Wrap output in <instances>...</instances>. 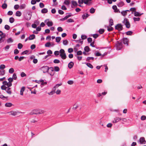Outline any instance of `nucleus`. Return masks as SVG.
I'll use <instances>...</instances> for the list:
<instances>
[{"mask_svg":"<svg viewBox=\"0 0 146 146\" xmlns=\"http://www.w3.org/2000/svg\"><path fill=\"white\" fill-rule=\"evenodd\" d=\"M15 14L16 16L20 17L21 15V13L20 11H17Z\"/></svg>","mask_w":146,"mask_h":146,"instance_id":"c85d7f7f","label":"nucleus"},{"mask_svg":"<svg viewBox=\"0 0 146 146\" xmlns=\"http://www.w3.org/2000/svg\"><path fill=\"white\" fill-rule=\"evenodd\" d=\"M21 77H23L24 76H26V74L24 72H22L21 73Z\"/></svg>","mask_w":146,"mask_h":146,"instance_id":"6e6d98bb","label":"nucleus"},{"mask_svg":"<svg viewBox=\"0 0 146 146\" xmlns=\"http://www.w3.org/2000/svg\"><path fill=\"white\" fill-rule=\"evenodd\" d=\"M127 35H131L132 34V32L131 31H128L126 33Z\"/></svg>","mask_w":146,"mask_h":146,"instance_id":"864d4df0","label":"nucleus"},{"mask_svg":"<svg viewBox=\"0 0 146 146\" xmlns=\"http://www.w3.org/2000/svg\"><path fill=\"white\" fill-rule=\"evenodd\" d=\"M4 28L5 29L9 30L10 29V27L9 25H5Z\"/></svg>","mask_w":146,"mask_h":146,"instance_id":"de8ad7c7","label":"nucleus"},{"mask_svg":"<svg viewBox=\"0 0 146 146\" xmlns=\"http://www.w3.org/2000/svg\"><path fill=\"white\" fill-rule=\"evenodd\" d=\"M19 6L18 5H16L14 6V8L16 10H17L19 9Z\"/></svg>","mask_w":146,"mask_h":146,"instance_id":"052dcab7","label":"nucleus"},{"mask_svg":"<svg viewBox=\"0 0 146 146\" xmlns=\"http://www.w3.org/2000/svg\"><path fill=\"white\" fill-rule=\"evenodd\" d=\"M85 63L86 64V65H87L89 67L91 68H93V66L90 63Z\"/></svg>","mask_w":146,"mask_h":146,"instance_id":"bb28decb","label":"nucleus"},{"mask_svg":"<svg viewBox=\"0 0 146 146\" xmlns=\"http://www.w3.org/2000/svg\"><path fill=\"white\" fill-rule=\"evenodd\" d=\"M143 14V13L140 14L139 12L136 11L134 13L135 16L136 17H139L141 15Z\"/></svg>","mask_w":146,"mask_h":146,"instance_id":"4be33fe9","label":"nucleus"},{"mask_svg":"<svg viewBox=\"0 0 146 146\" xmlns=\"http://www.w3.org/2000/svg\"><path fill=\"white\" fill-rule=\"evenodd\" d=\"M12 105L11 103H7L5 104V106L7 107H10L12 106Z\"/></svg>","mask_w":146,"mask_h":146,"instance_id":"a878e982","label":"nucleus"},{"mask_svg":"<svg viewBox=\"0 0 146 146\" xmlns=\"http://www.w3.org/2000/svg\"><path fill=\"white\" fill-rule=\"evenodd\" d=\"M89 15L87 13H85L82 16V17L83 19H86L88 17Z\"/></svg>","mask_w":146,"mask_h":146,"instance_id":"cd10ccee","label":"nucleus"},{"mask_svg":"<svg viewBox=\"0 0 146 146\" xmlns=\"http://www.w3.org/2000/svg\"><path fill=\"white\" fill-rule=\"evenodd\" d=\"M72 5L74 6H77L78 5V4L76 1H72Z\"/></svg>","mask_w":146,"mask_h":146,"instance_id":"7c9ffc66","label":"nucleus"},{"mask_svg":"<svg viewBox=\"0 0 146 146\" xmlns=\"http://www.w3.org/2000/svg\"><path fill=\"white\" fill-rule=\"evenodd\" d=\"M13 80L12 78H9L8 79V80L9 81L8 82H7L6 81H4L3 82V84L7 85V86L11 87L12 85L11 82L13 81Z\"/></svg>","mask_w":146,"mask_h":146,"instance_id":"f03ea898","label":"nucleus"},{"mask_svg":"<svg viewBox=\"0 0 146 146\" xmlns=\"http://www.w3.org/2000/svg\"><path fill=\"white\" fill-rule=\"evenodd\" d=\"M113 9L114 10V12L116 13H120V12L119 10L117 9L116 5H113L112 7Z\"/></svg>","mask_w":146,"mask_h":146,"instance_id":"ddd939ff","label":"nucleus"},{"mask_svg":"<svg viewBox=\"0 0 146 146\" xmlns=\"http://www.w3.org/2000/svg\"><path fill=\"white\" fill-rule=\"evenodd\" d=\"M57 30L58 31L62 32L63 31V29L61 27H58L57 28Z\"/></svg>","mask_w":146,"mask_h":146,"instance_id":"680f3d73","label":"nucleus"},{"mask_svg":"<svg viewBox=\"0 0 146 146\" xmlns=\"http://www.w3.org/2000/svg\"><path fill=\"white\" fill-rule=\"evenodd\" d=\"M25 18L27 20H29L31 19V16L29 14H28L25 15Z\"/></svg>","mask_w":146,"mask_h":146,"instance_id":"2eb2a0df","label":"nucleus"},{"mask_svg":"<svg viewBox=\"0 0 146 146\" xmlns=\"http://www.w3.org/2000/svg\"><path fill=\"white\" fill-rule=\"evenodd\" d=\"M115 28L118 31H120L123 29V26L121 24H118L115 26Z\"/></svg>","mask_w":146,"mask_h":146,"instance_id":"6e6552de","label":"nucleus"},{"mask_svg":"<svg viewBox=\"0 0 146 146\" xmlns=\"http://www.w3.org/2000/svg\"><path fill=\"white\" fill-rule=\"evenodd\" d=\"M19 53V51L17 49H15L14 51V53L15 54H17Z\"/></svg>","mask_w":146,"mask_h":146,"instance_id":"338daca9","label":"nucleus"},{"mask_svg":"<svg viewBox=\"0 0 146 146\" xmlns=\"http://www.w3.org/2000/svg\"><path fill=\"white\" fill-rule=\"evenodd\" d=\"M38 109H35L33 110L30 113V114L31 115L33 114H38Z\"/></svg>","mask_w":146,"mask_h":146,"instance_id":"9b49d317","label":"nucleus"},{"mask_svg":"<svg viewBox=\"0 0 146 146\" xmlns=\"http://www.w3.org/2000/svg\"><path fill=\"white\" fill-rule=\"evenodd\" d=\"M26 7V5L25 4H22L20 5V8L21 9H24Z\"/></svg>","mask_w":146,"mask_h":146,"instance_id":"b1692460","label":"nucleus"},{"mask_svg":"<svg viewBox=\"0 0 146 146\" xmlns=\"http://www.w3.org/2000/svg\"><path fill=\"white\" fill-rule=\"evenodd\" d=\"M74 63L72 62H70L68 64V67L70 68H71L73 66Z\"/></svg>","mask_w":146,"mask_h":146,"instance_id":"dca6fc26","label":"nucleus"},{"mask_svg":"<svg viewBox=\"0 0 146 146\" xmlns=\"http://www.w3.org/2000/svg\"><path fill=\"white\" fill-rule=\"evenodd\" d=\"M5 74V70H0V75L3 76Z\"/></svg>","mask_w":146,"mask_h":146,"instance_id":"72a5a7b5","label":"nucleus"},{"mask_svg":"<svg viewBox=\"0 0 146 146\" xmlns=\"http://www.w3.org/2000/svg\"><path fill=\"white\" fill-rule=\"evenodd\" d=\"M60 62V61L58 59H54L53 61L54 63L56 64L59 63Z\"/></svg>","mask_w":146,"mask_h":146,"instance_id":"37998d69","label":"nucleus"},{"mask_svg":"<svg viewBox=\"0 0 146 146\" xmlns=\"http://www.w3.org/2000/svg\"><path fill=\"white\" fill-rule=\"evenodd\" d=\"M47 54L49 55L51 54L52 53V51L50 50H48V51H47Z\"/></svg>","mask_w":146,"mask_h":146,"instance_id":"69168bd1","label":"nucleus"},{"mask_svg":"<svg viewBox=\"0 0 146 146\" xmlns=\"http://www.w3.org/2000/svg\"><path fill=\"white\" fill-rule=\"evenodd\" d=\"M44 111L43 110H38V114H42L44 113Z\"/></svg>","mask_w":146,"mask_h":146,"instance_id":"5fc2aeb1","label":"nucleus"},{"mask_svg":"<svg viewBox=\"0 0 146 146\" xmlns=\"http://www.w3.org/2000/svg\"><path fill=\"white\" fill-rule=\"evenodd\" d=\"M129 11V10H126L125 11H123L121 12V13L123 16H125L127 15V12Z\"/></svg>","mask_w":146,"mask_h":146,"instance_id":"5701e85b","label":"nucleus"},{"mask_svg":"<svg viewBox=\"0 0 146 146\" xmlns=\"http://www.w3.org/2000/svg\"><path fill=\"white\" fill-rule=\"evenodd\" d=\"M14 70L13 68H11L9 70V72L10 73L12 74L14 72Z\"/></svg>","mask_w":146,"mask_h":146,"instance_id":"79ce46f5","label":"nucleus"},{"mask_svg":"<svg viewBox=\"0 0 146 146\" xmlns=\"http://www.w3.org/2000/svg\"><path fill=\"white\" fill-rule=\"evenodd\" d=\"M122 23L126 25V28H129L130 27V24L127 19H125Z\"/></svg>","mask_w":146,"mask_h":146,"instance_id":"20e7f679","label":"nucleus"},{"mask_svg":"<svg viewBox=\"0 0 146 146\" xmlns=\"http://www.w3.org/2000/svg\"><path fill=\"white\" fill-rule=\"evenodd\" d=\"M95 9L93 8H91L90 10V12L91 13H94L95 11Z\"/></svg>","mask_w":146,"mask_h":146,"instance_id":"ea45409f","label":"nucleus"},{"mask_svg":"<svg viewBox=\"0 0 146 146\" xmlns=\"http://www.w3.org/2000/svg\"><path fill=\"white\" fill-rule=\"evenodd\" d=\"M13 79L14 80H16L17 78V76L15 73H14L12 77Z\"/></svg>","mask_w":146,"mask_h":146,"instance_id":"a19ab883","label":"nucleus"},{"mask_svg":"<svg viewBox=\"0 0 146 146\" xmlns=\"http://www.w3.org/2000/svg\"><path fill=\"white\" fill-rule=\"evenodd\" d=\"M23 46V45L20 43H19L18 44V48L19 49H21Z\"/></svg>","mask_w":146,"mask_h":146,"instance_id":"4c0bfd02","label":"nucleus"},{"mask_svg":"<svg viewBox=\"0 0 146 146\" xmlns=\"http://www.w3.org/2000/svg\"><path fill=\"white\" fill-rule=\"evenodd\" d=\"M60 51H56L54 52V54L55 56H57L59 54Z\"/></svg>","mask_w":146,"mask_h":146,"instance_id":"09e8293b","label":"nucleus"},{"mask_svg":"<svg viewBox=\"0 0 146 146\" xmlns=\"http://www.w3.org/2000/svg\"><path fill=\"white\" fill-rule=\"evenodd\" d=\"M123 42L124 44H127V46L128 45V40L127 38H123L122 39Z\"/></svg>","mask_w":146,"mask_h":146,"instance_id":"4468645a","label":"nucleus"},{"mask_svg":"<svg viewBox=\"0 0 146 146\" xmlns=\"http://www.w3.org/2000/svg\"><path fill=\"white\" fill-rule=\"evenodd\" d=\"M122 42L117 41L116 44L117 50H121L122 48Z\"/></svg>","mask_w":146,"mask_h":146,"instance_id":"423d86ee","label":"nucleus"},{"mask_svg":"<svg viewBox=\"0 0 146 146\" xmlns=\"http://www.w3.org/2000/svg\"><path fill=\"white\" fill-rule=\"evenodd\" d=\"M63 43L64 45H66L68 44V42L67 40H63Z\"/></svg>","mask_w":146,"mask_h":146,"instance_id":"c756f323","label":"nucleus"},{"mask_svg":"<svg viewBox=\"0 0 146 146\" xmlns=\"http://www.w3.org/2000/svg\"><path fill=\"white\" fill-rule=\"evenodd\" d=\"M87 38L86 35H82L81 36V38L82 40H84L86 39Z\"/></svg>","mask_w":146,"mask_h":146,"instance_id":"8fccbe9b","label":"nucleus"},{"mask_svg":"<svg viewBox=\"0 0 146 146\" xmlns=\"http://www.w3.org/2000/svg\"><path fill=\"white\" fill-rule=\"evenodd\" d=\"M18 112L15 111H12L9 112H7L8 113H9V115H12L13 116H15L17 115Z\"/></svg>","mask_w":146,"mask_h":146,"instance_id":"1a4fd4ad","label":"nucleus"},{"mask_svg":"<svg viewBox=\"0 0 146 146\" xmlns=\"http://www.w3.org/2000/svg\"><path fill=\"white\" fill-rule=\"evenodd\" d=\"M104 31V30L103 29H100L99 32L100 34H103Z\"/></svg>","mask_w":146,"mask_h":146,"instance_id":"49530a36","label":"nucleus"},{"mask_svg":"<svg viewBox=\"0 0 146 146\" xmlns=\"http://www.w3.org/2000/svg\"><path fill=\"white\" fill-rule=\"evenodd\" d=\"M25 87H22L20 90V95H23V92L25 90Z\"/></svg>","mask_w":146,"mask_h":146,"instance_id":"f3484780","label":"nucleus"},{"mask_svg":"<svg viewBox=\"0 0 146 146\" xmlns=\"http://www.w3.org/2000/svg\"><path fill=\"white\" fill-rule=\"evenodd\" d=\"M67 83L69 84L72 85L74 83V82L72 80H69L68 81Z\"/></svg>","mask_w":146,"mask_h":146,"instance_id":"4d7b16f0","label":"nucleus"},{"mask_svg":"<svg viewBox=\"0 0 146 146\" xmlns=\"http://www.w3.org/2000/svg\"><path fill=\"white\" fill-rule=\"evenodd\" d=\"M49 68L47 66H45L42 67L40 68V70L42 71L44 73H45L48 72L49 70Z\"/></svg>","mask_w":146,"mask_h":146,"instance_id":"39448f33","label":"nucleus"},{"mask_svg":"<svg viewBox=\"0 0 146 146\" xmlns=\"http://www.w3.org/2000/svg\"><path fill=\"white\" fill-rule=\"evenodd\" d=\"M84 50L86 52H88L90 51V48L88 46H86L84 48Z\"/></svg>","mask_w":146,"mask_h":146,"instance_id":"f704fd0d","label":"nucleus"},{"mask_svg":"<svg viewBox=\"0 0 146 146\" xmlns=\"http://www.w3.org/2000/svg\"><path fill=\"white\" fill-rule=\"evenodd\" d=\"M35 35H32L30 36L29 37V40H32L35 38Z\"/></svg>","mask_w":146,"mask_h":146,"instance_id":"aec40b11","label":"nucleus"},{"mask_svg":"<svg viewBox=\"0 0 146 146\" xmlns=\"http://www.w3.org/2000/svg\"><path fill=\"white\" fill-rule=\"evenodd\" d=\"M133 19L135 22L136 21H139L140 20V18L139 17H133Z\"/></svg>","mask_w":146,"mask_h":146,"instance_id":"c03bdc74","label":"nucleus"},{"mask_svg":"<svg viewBox=\"0 0 146 146\" xmlns=\"http://www.w3.org/2000/svg\"><path fill=\"white\" fill-rule=\"evenodd\" d=\"M48 12V10L46 8H44L42 9L41 11V12L42 13H47Z\"/></svg>","mask_w":146,"mask_h":146,"instance_id":"393cba45","label":"nucleus"},{"mask_svg":"<svg viewBox=\"0 0 146 146\" xmlns=\"http://www.w3.org/2000/svg\"><path fill=\"white\" fill-rule=\"evenodd\" d=\"M7 7V5L6 3L3 4L2 5V7L3 9H5Z\"/></svg>","mask_w":146,"mask_h":146,"instance_id":"e433bc0d","label":"nucleus"},{"mask_svg":"<svg viewBox=\"0 0 146 146\" xmlns=\"http://www.w3.org/2000/svg\"><path fill=\"white\" fill-rule=\"evenodd\" d=\"M7 86V85L3 84L1 86V88L2 90H4L6 91V92L9 94H11L12 93V92L11 90V88H9Z\"/></svg>","mask_w":146,"mask_h":146,"instance_id":"f257e3e1","label":"nucleus"},{"mask_svg":"<svg viewBox=\"0 0 146 146\" xmlns=\"http://www.w3.org/2000/svg\"><path fill=\"white\" fill-rule=\"evenodd\" d=\"M122 118L121 117H116L113 120L112 122L113 123H116L119 121L121 120Z\"/></svg>","mask_w":146,"mask_h":146,"instance_id":"9d476101","label":"nucleus"},{"mask_svg":"<svg viewBox=\"0 0 146 146\" xmlns=\"http://www.w3.org/2000/svg\"><path fill=\"white\" fill-rule=\"evenodd\" d=\"M13 40L11 38H9L7 40V42L8 43L10 42H13Z\"/></svg>","mask_w":146,"mask_h":146,"instance_id":"473e14b6","label":"nucleus"},{"mask_svg":"<svg viewBox=\"0 0 146 146\" xmlns=\"http://www.w3.org/2000/svg\"><path fill=\"white\" fill-rule=\"evenodd\" d=\"M78 106L77 105L75 104L73 106V110H76L78 108Z\"/></svg>","mask_w":146,"mask_h":146,"instance_id":"bf43d9fd","label":"nucleus"},{"mask_svg":"<svg viewBox=\"0 0 146 146\" xmlns=\"http://www.w3.org/2000/svg\"><path fill=\"white\" fill-rule=\"evenodd\" d=\"M9 21L10 23H12L14 22L15 20L12 17L9 18Z\"/></svg>","mask_w":146,"mask_h":146,"instance_id":"c9c22d12","label":"nucleus"},{"mask_svg":"<svg viewBox=\"0 0 146 146\" xmlns=\"http://www.w3.org/2000/svg\"><path fill=\"white\" fill-rule=\"evenodd\" d=\"M139 141L141 144H143V143L145 141V139L144 137H141L139 139Z\"/></svg>","mask_w":146,"mask_h":146,"instance_id":"412c9836","label":"nucleus"},{"mask_svg":"<svg viewBox=\"0 0 146 146\" xmlns=\"http://www.w3.org/2000/svg\"><path fill=\"white\" fill-rule=\"evenodd\" d=\"M44 22L46 24L48 27L51 26L53 25V22L51 21H49L48 19L46 20Z\"/></svg>","mask_w":146,"mask_h":146,"instance_id":"0eeeda50","label":"nucleus"},{"mask_svg":"<svg viewBox=\"0 0 146 146\" xmlns=\"http://www.w3.org/2000/svg\"><path fill=\"white\" fill-rule=\"evenodd\" d=\"M5 66L4 64H1L0 66V69H3L5 68Z\"/></svg>","mask_w":146,"mask_h":146,"instance_id":"e2e57ef3","label":"nucleus"},{"mask_svg":"<svg viewBox=\"0 0 146 146\" xmlns=\"http://www.w3.org/2000/svg\"><path fill=\"white\" fill-rule=\"evenodd\" d=\"M60 56L61 58L63 59H65L66 58V56L65 52L64 50L63 49H61L60 50Z\"/></svg>","mask_w":146,"mask_h":146,"instance_id":"7ed1b4c3","label":"nucleus"},{"mask_svg":"<svg viewBox=\"0 0 146 146\" xmlns=\"http://www.w3.org/2000/svg\"><path fill=\"white\" fill-rule=\"evenodd\" d=\"M61 39L60 37H57L56 38V41L57 42H60Z\"/></svg>","mask_w":146,"mask_h":146,"instance_id":"2f4dec72","label":"nucleus"},{"mask_svg":"<svg viewBox=\"0 0 146 146\" xmlns=\"http://www.w3.org/2000/svg\"><path fill=\"white\" fill-rule=\"evenodd\" d=\"M54 70L56 72L59 71L60 70L59 68L57 66H55L54 67Z\"/></svg>","mask_w":146,"mask_h":146,"instance_id":"58836bf2","label":"nucleus"},{"mask_svg":"<svg viewBox=\"0 0 146 146\" xmlns=\"http://www.w3.org/2000/svg\"><path fill=\"white\" fill-rule=\"evenodd\" d=\"M70 2L68 0H66L64 2L65 4L67 5H69L70 4Z\"/></svg>","mask_w":146,"mask_h":146,"instance_id":"3c124183","label":"nucleus"},{"mask_svg":"<svg viewBox=\"0 0 146 146\" xmlns=\"http://www.w3.org/2000/svg\"><path fill=\"white\" fill-rule=\"evenodd\" d=\"M109 26L111 27V26L113 25V21L112 19H110L109 20Z\"/></svg>","mask_w":146,"mask_h":146,"instance_id":"6ab92c4d","label":"nucleus"},{"mask_svg":"<svg viewBox=\"0 0 146 146\" xmlns=\"http://www.w3.org/2000/svg\"><path fill=\"white\" fill-rule=\"evenodd\" d=\"M50 45L51 44L50 42H47L45 44V46L46 47H49Z\"/></svg>","mask_w":146,"mask_h":146,"instance_id":"a18cd8bd","label":"nucleus"},{"mask_svg":"<svg viewBox=\"0 0 146 146\" xmlns=\"http://www.w3.org/2000/svg\"><path fill=\"white\" fill-rule=\"evenodd\" d=\"M95 55L96 56H100L102 55V54L99 52H97L95 54Z\"/></svg>","mask_w":146,"mask_h":146,"instance_id":"0e129e2a","label":"nucleus"},{"mask_svg":"<svg viewBox=\"0 0 146 146\" xmlns=\"http://www.w3.org/2000/svg\"><path fill=\"white\" fill-rule=\"evenodd\" d=\"M124 5V3L123 2H120L117 4V6L119 7H121Z\"/></svg>","mask_w":146,"mask_h":146,"instance_id":"a211bd4d","label":"nucleus"},{"mask_svg":"<svg viewBox=\"0 0 146 146\" xmlns=\"http://www.w3.org/2000/svg\"><path fill=\"white\" fill-rule=\"evenodd\" d=\"M39 6L40 8H42L44 7V5L43 3H39Z\"/></svg>","mask_w":146,"mask_h":146,"instance_id":"13d9d810","label":"nucleus"},{"mask_svg":"<svg viewBox=\"0 0 146 146\" xmlns=\"http://www.w3.org/2000/svg\"><path fill=\"white\" fill-rule=\"evenodd\" d=\"M141 119L142 120H145L146 119V117L145 115H142L141 117Z\"/></svg>","mask_w":146,"mask_h":146,"instance_id":"774afa93","label":"nucleus"},{"mask_svg":"<svg viewBox=\"0 0 146 146\" xmlns=\"http://www.w3.org/2000/svg\"><path fill=\"white\" fill-rule=\"evenodd\" d=\"M61 84H57L56 85H55V86H54V88H53V90H55V89H56V88H58V86H60L61 85Z\"/></svg>","mask_w":146,"mask_h":146,"instance_id":"603ef678","label":"nucleus"},{"mask_svg":"<svg viewBox=\"0 0 146 146\" xmlns=\"http://www.w3.org/2000/svg\"><path fill=\"white\" fill-rule=\"evenodd\" d=\"M49 70L50 75L51 76H53L54 75V70L53 69V68L51 67L49 68Z\"/></svg>","mask_w":146,"mask_h":146,"instance_id":"f8f14e48","label":"nucleus"}]
</instances>
